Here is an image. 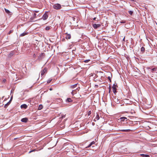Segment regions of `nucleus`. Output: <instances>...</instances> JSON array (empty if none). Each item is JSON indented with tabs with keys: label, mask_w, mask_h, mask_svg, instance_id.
<instances>
[{
	"label": "nucleus",
	"mask_w": 157,
	"mask_h": 157,
	"mask_svg": "<svg viewBox=\"0 0 157 157\" xmlns=\"http://www.w3.org/2000/svg\"><path fill=\"white\" fill-rule=\"evenodd\" d=\"M126 120L125 121H128L127 118L124 117H121L120 118L118 119L119 122H121V123H125V120Z\"/></svg>",
	"instance_id": "f257e3e1"
},
{
	"label": "nucleus",
	"mask_w": 157,
	"mask_h": 157,
	"mask_svg": "<svg viewBox=\"0 0 157 157\" xmlns=\"http://www.w3.org/2000/svg\"><path fill=\"white\" fill-rule=\"evenodd\" d=\"M16 75L17 76V78H18V79H21L23 77V74L22 73L20 72H18Z\"/></svg>",
	"instance_id": "f03ea898"
},
{
	"label": "nucleus",
	"mask_w": 157,
	"mask_h": 157,
	"mask_svg": "<svg viewBox=\"0 0 157 157\" xmlns=\"http://www.w3.org/2000/svg\"><path fill=\"white\" fill-rule=\"evenodd\" d=\"M117 84H114L112 87L113 91L115 94L117 93Z\"/></svg>",
	"instance_id": "7ed1b4c3"
},
{
	"label": "nucleus",
	"mask_w": 157,
	"mask_h": 157,
	"mask_svg": "<svg viewBox=\"0 0 157 157\" xmlns=\"http://www.w3.org/2000/svg\"><path fill=\"white\" fill-rule=\"evenodd\" d=\"M53 7L56 10L60 9L61 8V6L59 4H55L53 6Z\"/></svg>",
	"instance_id": "20e7f679"
},
{
	"label": "nucleus",
	"mask_w": 157,
	"mask_h": 157,
	"mask_svg": "<svg viewBox=\"0 0 157 157\" xmlns=\"http://www.w3.org/2000/svg\"><path fill=\"white\" fill-rule=\"evenodd\" d=\"M48 12H46L42 16V19L43 20H46L48 18Z\"/></svg>",
	"instance_id": "39448f33"
},
{
	"label": "nucleus",
	"mask_w": 157,
	"mask_h": 157,
	"mask_svg": "<svg viewBox=\"0 0 157 157\" xmlns=\"http://www.w3.org/2000/svg\"><path fill=\"white\" fill-rule=\"evenodd\" d=\"M47 68L46 67H45L44 69L43 70H42L41 71V77H42L43 76L44 74L47 72Z\"/></svg>",
	"instance_id": "423d86ee"
},
{
	"label": "nucleus",
	"mask_w": 157,
	"mask_h": 157,
	"mask_svg": "<svg viewBox=\"0 0 157 157\" xmlns=\"http://www.w3.org/2000/svg\"><path fill=\"white\" fill-rule=\"evenodd\" d=\"M101 25L100 24H94L93 25V27L95 29H97L100 27Z\"/></svg>",
	"instance_id": "0eeeda50"
},
{
	"label": "nucleus",
	"mask_w": 157,
	"mask_h": 157,
	"mask_svg": "<svg viewBox=\"0 0 157 157\" xmlns=\"http://www.w3.org/2000/svg\"><path fill=\"white\" fill-rule=\"evenodd\" d=\"M44 53H41L39 56L38 57V59L40 60L42 59L44 57H43V56H44Z\"/></svg>",
	"instance_id": "6e6552de"
},
{
	"label": "nucleus",
	"mask_w": 157,
	"mask_h": 157,
	"mask_svg": "<svg viewBox=\"0 0 157 157\" xmlns=\"http://www.w3.org/2000/svg\"><path fill=\"white\" fill-rule=\"evenodd\" d=\"M95 143V142L94 141H92L91 142L89 145H88L86 148H88L90 147H91V146H92V147H94V146H93L92 145L93 144H94Z\"/></svg>",
	"instance_id": "1a4fd4ad"
},
{
	"label": "nucleus",
	"mask_w": 157,
	"mask_h": 157,
	"mask_svg": "<svg viewBox=\"0 0 157 157\" xmlns=\"http://www.w3.org/2000/svg\"><path fill=\"white\" fill-rule=\"evenodd\" d=\"M66 36L65 37V38H66V39L68 40V39H71V35L69 34H67V33H66Z\"/></svg>",
	"instance_id": "9d476101"
},
{
	"label": "nucleus",
	"mask_w": 157,
	"mask_h": 157,
	"mask_svg": "<svg viewBox=\"0 0 157 157\" xmlns=\"http://www.w3.org/2000/svg\"><path fill=\"white\" fill-rule=\"evenodd\" d=\"M21 109H26L27 108V106L26 104H24L21 105Z\"/></svg>",
	"instance_id": "9b49d317"
},
{
	"label": "nucleus",
	"mask_w": 157,
	"mask_h": 157,
	"mask_svg": "<svg viewBox=\"0 0 157 157\" xmlns=\"http://www.w3.org/2000/svg\"><path fill=\"white\" fill-rule=\"evenodd\" d=\"M28 119L26 118H23L21 119V121L24 122H26L28 121Z\"/></svg>",
	"instance_id": "f8f14e48"
},
{
	"label": "nucleus",
	"mask_w": 157,
	"mask_h": 157,
	"mask_svg": "<svg viewBox=\"0 0 157 157\" xmlns=\"http://www.w3.org/2000/svg\"><path fill=\"white\" fill-rule=\"evenodd\" d=\"M77 90H78V89H77L76 90H74L72 91L71 92V94L73 95H74L75 94L77 93Z\"/></svg>",
	"instance_id": "ddd939ff"
},
{
	"label": "nucleus",
	"mask_w": 157,
	"mask_h": 157,
	"mask_svg": "<svg viewBox=\"0 0 157 157\" xmlns=\"http://www.w3.org/2000/svg\"><path fill=\"white\" fill-rule=\"evenodd\" d=\"M72 101V100L70 98H68L66 100V102H70Z\"/></svg>",
	"instance_id": "4468645a"
},
{
	"label": "nucleus",
	"mask_w": 157,
	"mask_h": 157,
	"mask_svg": "<svg viewBox=\"0 0 157 157\" xmlns=\"http://www.w3.org/2000/svg\"><path fill=\"white\" fill-rule=\"evenodd\" d=\"M11 101H10L8 102H7L6 104H5L4 105V107L5 108H6L7 106L10 105V103Z\"/></svg>",
	"instance_id": "2eb2a0df"
},
{
	"label": "nucleus",
	"mask_w": 157,
	"mask_h": 157,
	"mask_svg": "<svg viewBox=\"0 0 157 157\" xmlns=\"http://www.w3.org/2000/svg\"><path fill=\"white\" fill-rule=\"evenodd\" d=\"M140 155L142 157H150L149 155H145V154H141Z\"/></svg>",
	"instance_id": "dca6fc26"
},
{
	"label": "nucleus",
	"mask_w": 157,
	"mask_h": 157,
	"mask_svg": "<svg viewBox=\"0 0 157 157\" xmlns=\"http://www.w3.org/2000/svg\"><path fill=\"white\" fill-rule=\"evenodd\" d=\"M28 33H26V32L23 33L21 34L20 36H24L28 34Z\"/></svg>",
	"instance_id": "f3484780"
},
{
	"label": "nucleus",
	"mask_w": 157,
	"mask_h": 157,
	"mask_svg": "<svg viewBox=\"0 0 157 157\" xmlns=\"http://www.w3.org/2000/svg\"><path fill=\"white\" fill-rule=\"evenodd\" d=\"M131 130L130 129H121L120 130V131H122V132H127L130 131Z\"/></svg>",
	"instance_id": "a211bd4d"
},
{
	"label": "nucleus",
	"mask_w": 157,
	"mask_h": 157,
	"mask_svg": "<svg viewBox=\"0 0 157 157\" xmlns=\"http://www.w3.org/2000/svg\"><path fill=\"white\" fill-rule=\"evenodd\" d=\"M77 84H74V85H71L70 86V88H75L77 86Z\"/></svg>",
	"instance_id": "6ab92c4d"
},
{
	"label": "nucleus",
	"mask_w": 157,
	"mask_h": 157,
	"mask_svg": "<svg viewBox=\"0 0 157 157\" xmlns=\"http://www.w3.org/2000/svg\"><path fill=\"white\" fill-rule=\"evenodd\" d=\"M5 10L6 13H7V14H10V11L6 9H5Z\"/></svg>",
	"instance_id": "aec40b11"
},
{
	"label": "nucleus",
	"mask_w": 157,
	"mask_h": 157,
	"mask_svg": "<svg viewBox=\"0 0 157 157\" xmlns=\"http://www.w3.org/2000/svg\"><path fill=\"white\" fill-rule=\"evenodd\" d=\"M43 108V105H40L39 106V107L38 108V110H41V109Z\"/></svg>",
	"instance_id": "412c9836"
},
{
	"label": "nucleus",
	"mask_w": 157,
	"mask_h": 157,
	"mask_svg": "<svg viewBox=\"0 0 157 157\" xmlns=\"http://www.w3.org/2000/svg\"><path fill=\"white\" fill-rule=\"evenodd\" d=\"M14 54V52H11L9 55V56L11 57Z\"/></svg>",
	"instance_id": "4be33fe9"
},
{
	"label": "nucleus",
	"mask_w": 157,
	"mask_h": 157,
	"mask_svg": "<svg viewBox=\"0 0 157 157\" xmlns=\"http://www.w3.org/2000/svg\"><path fill=\"white\" fill-rule=\"evenodd\" d=\"M100 117H99V115L98 114H97L95 118V119H96L97 120H98L99 119Z\"/></svg>",
	"instance_id": "5701e85b"
},
{
	"label": "nucleus",
	"mask_w": 157,
	"mask_h": 157,
	"mask_svg": "<svg viewBox=\"0 0 157 157\" xmlns=\"http://www.w3.org/2000/svg\"><path fill=\"white\" fill-rule=\"evenodd\" d=\"M141 51L143 53L144 52V51H145V48L144 47H142L141 48Z\"/></svg>",
	"instance_id": "b1692460"
},
{
	"label": "nucleus",
	"mask_w": 157,
	"mask_h": 157,
	"mask_svg": "<svg viewBox=\"0 0 157 157\" xmlns=\"http://www.w3.org/2000/svg\"><path fill=\"white\" fill-rule=\"evenodd\" d=\"M50 26H47L45 28V30H49L50 29Z\"/></svg>",
	"instance_id": "393cba45"
},
{
	"label": "nucleus",
	"mask_w": 157,
	"mask_h": 157,
	"mask_svg": "<svg viewBox=\"0 0 157 157\" xmlns=\"http://www.w3.org/2000/svg\"><path fill=\"white\" fill-rule=\"evenodd\" d=\"M13 30H10L8 33V35H10V33H12L13 32Z\"/></svg>",
	"instance_id": "a878e982"
},
{
	"label": "nucleus",
	"mask_w": 157,
	"mask_h": 157,
	"mask_svg": "<svg viewBox=\"0 0 157 157\" xmlns=\"http://www.w3.org/2000/svg\"><path fill=\"white\" fill-rule=\"evenodd\" d=\"M90 61V59H87V60H84L83 61V62L85 63H87L88 62Z\"/></svg>",
	"instance_id": "bb28decb"
},
{
	"label": "nucleus",
	"mask_w": 157,
	"mask_h": 157,
	"mask_svg": "<svg viewBox=\"0 0 157 157\" xmlns=\"http://www.w3.org/2000/svg\"><path fill=\"white\" fill-rule=\"evenodd\" d=\"M151 72H153L154 71H156V69L155 68H153L151 69Z\"/></svg>",
	"instance_id": "cd10ccee"
},
{
	"label": "nucleus",
	"mask_w": 157,
	"mask_h": 157,
	"mask_svg": "<svg viewBox=\"0 0 157 157\" xmlns=\"http://www.w3.org/2000/svg\"><path fill=\"white\" fill-rule=\"evenodd\" d=\"M128 13H129V14L130 15H132V13H133V11H128Z\"/></svg>",
	"instance_id": "c85d7f7f"
},
{
	"label": "nucleus",
	"mask_w": 157,
	"mask_h": 157,
	"mask_svg": "<svg viewBox=\"0 0 157 157\" xmlns=\"http://www.w3.org/2000/svg\"><path fill=\"white\" fill-rule=\"evenodd\" d=\"M33 17L34 18H36V14L35 13H33Z\"/></svg>",
	"instance_id": "c756f323"
},
{
	"label": "nucleus",
	"mask_w": 157,
	"mask_h": 157,
	"mask_svg": "<svg viewBox=\"0 0 157 157\" xmlns=\"http://www.w3.org/2000/svg\"><path fill=\"white\" fill-rule=\"evenodd\" d=\"M52 79H49L47 81V83H49L51 82Z\"/></svg>",
	"instance_id": "7c9ffc66"
},
{
	"label": "nucleus",
	"mask_w": 157,
	"mask_h": 157,
	"mask_svg": "<svg viewBox=\"0 0 157 157\" xmlns=\"http://www.w3.org/2000/svg\"><path fill=\"white\" fill-rule=\"evenodd\" d=\"M6 79L5 78H4L3 79L2 82L4 83L6 82Z\"/></svg>",
	"instance_id": "2f4dec72"
},
{
	"label": "nucleus",
	"mask_w": 157,
	"mask_h": 157,
	"mask_svg": "<svg viewBox=\"0 0 157 157\" xmlns=\"http://www.w3.org/2000/svg\"><path fill=\"white\" fill-rule=\"evenodd\" d=\"M34 18H34L33 17H31V18H30V20L31 21H33V20H34Z\"/></svg>",
	"instance_id": "473e14b6"
},
{
	"label": "nucleus",
	"mask_w": 157,
	"mask_h": 157,
	"mask_svg": "<svg viewBox=\"0 0 157 157\" xmlns=\"http://www.w3.org/2000/svg\"><path fill=\"white\" fill-rule=\"evenodd\" d=\"M91 111H89V112H88V116L90 115L91 114Z\"/></svg>",
	"instance_id": "72a5a7b5"
},
{
	"label": "nucleus",
	"mask_w": 157,
	"mask_h": 157,
	"mask_svg": "<svg viewBox=\"0 0 157 157\" xmlns=\"http://www.w3.org/2000/svg\"><path fill=\"white\" fill-rule=\"evenodd\" d=\"M125 22H126V21H121L120 22V23H125Z\"/></svg>",
	"instance_id": "f704fd0d"
},
{
	"label": "nucleus",
	"mask_w": 157,
	"mask_h": 157,
	"mask_svg": "<svg viewBox=\"0 0 157 157\" xmlns=\"http://www.w3.org/2000/svg\"><path fill=\"white\" fill-rule=\"evenodd\" d=\"M33 11L35 13H38L39 12V11L38 10H34Z\"/></svg>",
	"instance_id": "c9c22d12"
},
{
	"label": "nucleus",
	"mask_w": 157,
	"mask_h": 157,
	"mask_svg": "<svg viewBox=\"0 0 157 157\" xmlns=\"http://www.w3.org/2000/svg\"><path fill=\"white\" fill-rule=\"evenodd\" d=\"M72 20L73 21H75V18H74V17H72Z\"/></svg>",
	"instance_id": "e433bc0d"
},
{
	"label": "nucleus",
	"mask_w": 157,
	"mask_h": 157,
	"mask_svg": "<svg viewBox=\"0 0 157 157\" xmlns=\"http://www.w3.org/2000/svg\"><path fill=\"white\" fill-rule=\"evenodd\" d=\"M36 55L35 54H34L33 55V57H36Z\"/></svg>",
	"instance_id": "4c0bfd02"
},
{
	"label": "nucleus",
	"mask_w": 157,
	"mask_h": 157,
	"mask_svg": "<svg viewBox=\"0 0 157 157\" xmlns=\"http://www.w3.org/2000/svg\"><path fill=\"white\" fill-rule=\"evenodd\" d=\"M108 79H109V80H110V79H111V78H110V77H109H109H108Z\"/></svg>",
	"instance_id": "58836bf2"
},
{
	"label": "nucleus",
	"mask_w": 157,
	"mask_h": 157,
	"mask_svg": "<svg viewBox=\"0 0 157 157\" xmlns=\"http://www.w3.org/2000/svg\"><path fill=\"white\" fill-rule=\"evenodd\" d=\"M62 41H65V39L63 38V39L62 40Z\"/></svg>",
	"instance_id": "ea45409f"
},
{
	"label": "nucleus",
	"mask_w": 157,
	"mask_h": 157,
	"mask_svg": "<svg viewBox=\"0 0 157 157\" xmlns=\"http://www.w3.org/2000/svg\"><path fill=\"white\" fill-rule=\"evenodd\" d=\"M12 98H13V97H12H12H11L10 100V101H11V100H12Z\"/></svg>",
	"instance_id": "a19ab883"
},
{
	"label": "nucleus",
	"mask_w": 157,
	"mask_h": 157,
	"mask_svg": "<svg viewBox=\"0 0 157 157\" xmlns=\"http://www.w3.org/2000/svg\"><path fill=\"white\" fill-rule=\"evenodd\" d=\"M125 37H124V38L123 39V41H125Z\"/></svg>",
	"instance_id": "79ce46f5"
},
{
	"label": "nucleus",
	"mask_w": 157,
	"mask_h": 157,
	"mask_svg": "<svg viewBox=\"0 0 157 157\" xmlns=\"http://www.w3.org/2000/svg\"><path fill=\"white\" fill-rule=\"evenodd\" d=\"M65 117V116H63L62 117V118H63L64 117Z\"/></svg>",
	"instance_id": "37998d69"
},
{
	"label": "nucleus",
	"mask_w": 157,
	"mask_h": 157,
	"mask_svg": "<svg viewBox=\"0 0 157 157\" xmlns=\"http://www.w3.org/2000/svg\"><path fill=\"white\" fill-rule=\"evenodd\" d=\"M96 17H94V18L93 19V20H96Z\"/></svg>",
	"instance_id": "c03bdc74"
},
{
	"label": "nucleus",
	"mask_w": 157,
	"mask_h": 157,
	"mask_svg": "<svg viewBox=\"0 0 157 157\" xmlns=\"http://www.w3.org/2000/svg\"><path fill=\"white\" fill-rule=\"evenodd\" d=\"M96 121V119H95V118L94 120V121Z\"/></svg>",
	"instance_id": "a18cd8bd"
},
{
	"label": "nucleus",
	"mask_w": 157,
	"mask_h": 157,
	"mask_svg": "<svg viewBox=\"0 0 157 157\" xmlns=\"http://www.w3.org/2000/svg\"><path fill=\"white\" fill-rule=\"evenodd\" d=\"M33 151H29V153H31V152H32Z\"/></svg>",
	"instance_id": "49530a36"
},
{
	"label": "nucleus",
	"mask_w": 157,
	"mask_h": 157,
	"mask_svg": "<svg viewBox=\"0 0 157 157\" xmlns=\"http://www.w3.org/2000/svg\"><path fill=\"white\" fill-rule=\"evenodd\" d=\"M110 89L109 90V93H110Z\"/></svg>",
	"instance_id": "de8ad7c7"
},
{
	"label": "nucleus",
	"mask_w": 157,
	"mask_h": 157,
	"mask_svg": "<svg viewBox=\"0 0 157 157\" xmlns=\"http://www.w3.org/2000/svg\"><path fill=\"white\" fill-rule=\"evenodd\" d=\"M38 16H39L40 17V15L39 14H38V15H37Z\"/></svg>",
	"instance_id": "09e8293b"
},
{
	"label": "nucleus",
	"mask_w": 157,
	"mask_h": 157,
	"mask_svg": "<svg viewBox=\"0 0 157 157\" xmlns=\"http://www.w3.org/2000/svg\"><path fill=\"white\" fill-rule=\"evenodd\" d=\"M93 125H94V123H92Z\"/></svg>",
	"instance_id": "8fccbe9b"
}]
</instances>
